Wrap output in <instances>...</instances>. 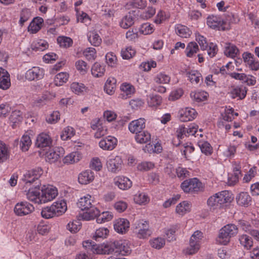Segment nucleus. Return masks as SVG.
Here are the masks:
<instances>
[{
	"mask_svg": "<svg viewBox=\"0 0 259 259\" xmlns=\"http://www.w3.org/2000/svg\"><path fill=\"white\" fill-rule=\"evenodd\" d=\"M94 201L92 196L87 194L81 197L77 203L78 207L82 210H88L82 214L83 219L89 221L93 220L99 213V210L94 206Z\"/></svg>",
	"mask_w": 259,
	"mask_h": 259,
	"instance_id": "f257e3e1",
	"label": "nucleus"
},
{
	"mask_svg": "<svg viewBox=\"0 0 259 259\" xmlns=\"http://www.w3.org/2000/svg\"><path fill=\"white\" fill-rule=\"evenodd\" d=\"M232 200V194L228 191L224 190L210 196L207 200V204L211 209L221 208L226 203Z\"/></svg>",
	"mask_w": 259,
	"mask_h": 259,
	"instance_id": "f03ea898",
	"label": "nucleus"
},
{
	"mask_svg": "<svg viewBox=\"0 0 259 259\" xmlns=\"http://www.w3.org/2000/svg\"><path fill=\"white\" fill-rule=\"evenodd\" d=\"M238 232V228L234 224H229L224 226L219 231L217 241L222 245H227L230 238L236 236Z\"/></svg>",
	"mask_w": 259,
	"mask_h": 259,
	"instance_id": "7ed1b4c3",
	"label": "nucleus"
},
{
	"mask_svg": "<svg viewBox=\"0 0 259 259\" xmlns=\"http://www.w3.org/2000/svg\"><path fill=\"white\" fill-rule=\"evenodd\" d=\"M134 230L137 237L140 239H146L152 234L149 222L144 220L137 221L134 224Z\"/></svg>",
	"mask_w": 259,
	"mask_h": 259,
	"instance_id": "20e7f679",
	"label": "nucleus"
},
{
	"mask_svg": "<svg viewBox=\"0 0 259 259\" xmlns=\"http://www.w3.org/2000/svg\"><path fill=\"white\" fill-rule=\"evenodd\" d=\"M181 188L185 193H193L201 190L202 186L201 182L197 178H194L183 182Z\"/></svg>",
	"mask_w": 259,
	"mask_h": 259,
	"instance_id": "39448f33",
	"label": "nucleus"
},
{
	"mask_svg": "<svg viewBox=\"0 0 259 259\" xmlns=\"http://www.w3.org/2000/svg\"><path fill=\"white\" fill-rule=\"evenodd\" d=\"M34 207L27 201H21L17 203L14 207V211L18 216H24L33 211Z\"/></svg>",
	"mask_w": 259,
	"mask_h": 259,
	"instance_id": "423d86ee",
	"label": "nucleus"
},
{
	"mask_svg": "<svg viewBox=\"0 0 259 259\" xmlns=\"http://www.w3.org/2000/svg\"><path fill=\"white\" fill-rule=\"evenodd\" d=\"M115 252L121 255H127L132 251L131 244L126 240L114 241Z\"/></svg>",
	"mask_w": 259,
	"mask_h": 259,
	"instance_id": "0eeeda50",
	"label": "nucleus"
},
{
	"mask_svg": "<svg viewBox=\"0 0 259 259\" xmlns=\"http://www.w3.org/2000/svg\"><path fill=\"white\" fill-rule=\"evenodd\" d=\"M58 190L52 186H48L46 188H42L40 199L41 203H45L52 201L58 195Z\"/></svg>",
	"mask_w": 259,
	"mask_h": 259,
	"instance_id": "6e6552de",
	"label": "nucleus"
},
{
	"mask_svg": "<svg viewBox=\"0 0 259 259\" xmlns=\"http://www.w3.org/2000/svg\"><path fill=\"white\" fill-rule=\"evenodd\" d=\"M122 160L120 156L111 155L107 161V167L109 171L116 173L121 168Z\"/></svg>",
	"mask_w": 259,
	"mask_h": 259,
	"instance_id": "1a4fd4ad",
	"label": "nucleus"
},
{
	"mask_svg": "<svg viewBox=\"0 0 259 259\" xmlns=\"http://www.w3.org/2000/svg\"><path fill=\"white\" fill-rule=\"evenodd\" d=\"M92 250L97 254H110L115 251L114 241L104 243L99 245H93Z\"/></svg>",
	"mask_w": 259,
	"mask_h": 259,
	"instance_id": "9d476101",
	"label": "nucleus"
},
{
	"mask_svg": "<svg viewBox=\"0 0 259 259\" xmlns=\"http://www.w3.org/2000/svg\"><path fill=\"white\" fill-rule=\"evenodd\" d=\"M45 71L39 67H33L28 69L25 74L26 79L29 81L38 80L44 77Z\"/></svg>",
	"mask_w": 259,
	"mask_h": 259,
	"instance_id": "9b49d317",
	"label": "nucleus"
},
{
	"mask_svg": "<svg viewBox=\"0 0 259 259\" xmlns=\"http://www.w3.org/2000/svg\"><path fill=\"white\" fill-rule=\"evenodd\" d=\"M226 22L221 17L215 15L209 16L207 18V25L214 29L224 30Z\"/></svg>",
	"mask_w": 259,
	"mask_h": 259,
	"instance_id": "f8f14e48",
	"label": "nucleus"
},
{
	"mask_svg": "<svg viewBox=\"0 0 259 259\" xmlns=\"http://www.w3.org/2000/svg\"><path fill=\"white\" fill-rule=\"evenodd\" d=\"M179 119L182 122H187L194 119L197 115L196 110L192 108L186 107L181 109L179 112Z\"/></svg>",
	"mask_w": 259,
	"mask_h": 259,
	"instance_id": "ddd939ff",
	"label": "nucleus"
},
{
	"mask_svg": "<svg viewBox=\"0 0 259 259\" xmlns=\"http://www.w3.org/2000/svg\"><path fill=\"white\" fill-rule=\"evenodd\" d=\"M91 127L96 132L94 133V137L99 139L107 134V129L106 127L101 125L100 121L98 119L93 120L91 123Z\"/></svg>",
	"mask_w": 259,
	"mask_h": 259,
	"instance_id": "4468645a",
	"label": "nucleus"
},
{
	"mask_svg": "<svg viewBox=\"0 0 259 259\" xmlns=\"http://www.w3.org/2000/svg\"><path fill=\"white\" fill-rule=\"evenodd\" d=\"M117 144V140L114 137L108 136L101 140L99 143V147L104 150L111 151L114 149Z\"/></svg>",
	"mask_w": 259,
	"mask_h": 259,
	"instance_id": "2eb2a0df",
	"label": "nucleus"
},
{
	"mask_svg": "<svg viewBox=\"0 0 259 259\" xmlns=\"http://www.w3.org/2000/svg\"><path fill=\"white\" fill-rule=\"evenodd\" d=\"M146 120L144 118H140L130 122L128 128L130 132L133 134H137L143 131L146 126Z\"/></svg>",
	"mask_w": 259,
	"mask_h": 259,
	"instance_id": "dca6fc26",
	"label": "nucleus"
},
{
	"mask_svg": "<svg viewBox=\"0 0 259 259\" xmlns=\"http://www.w3.org/2000/svg\"><path fill=\"white\" fill-rule=\"evenodd\" d=\"M129 227L130 222L126 219L119 218L117 219L114 222V230L118 233H125L128 230Z\"/></svg>",
	"mask_w": 259,
	"mask_h": 259,
	"instance_id": "f3484780",
	"label": "nucleus"
},
{
	"mask_svg": "<svg viewBox=\"0 0 259 259\" xmlns=\"http://www.w3.org/2000/svg\"><path fill=\"white\" fill-rule=\"evenodd\" d=\"M51 137L47 134L41 133L37 137L36 145L40 148L50 147L52 144Z\"/></svg>",
	"mask_w": 259,
	"mask_h": 259,
	"instance_id": "a211bd4d",
	"label": "nucleus"
},
{
	"mask_svg": "<svg viewBox=\"0 0 259 259\" xmlns=\"http://www.w3.org/2000/svg\"><path fill=\"white\" fill-rule=\"evenodd\" d=\"M114 183L122 190H127L132 186V181L128 178L123 176L116 177L114 179Z\"/></svg>",
	"mask_w": 259,
	"mask_h": 259,
	"instance_id": "6ab92c4d",
	"label": "nucleus"
},
{
	"mask_svg": "<svg viewBox=\"0 0 259 259\" xmlns=\"http://www.w3.org/2000/svg\"><path fill=\"white\" fill-rule=\"evenodd\" d=\"M10 85L9 74L6 70L0 67V89L6 90L8 89Z\"/></svg>",
	"mask_w": 259,
	"mask_h": 259,
	"instance_id": "aec40b11",
	"label": "nucleus"
},
{
	"mask_svg": "<svg viewBox=\"0 0 259 259\" xmlns=\"http://www.w3.org/2000/svg\"><path fill=\"white\" fill-rule=\"evenodd\" d=\"M81 158V153L78 151H74L65 156L63 159V162L64 164H71L78 162Z\"/></svg>",
	"mask_w": 259,
	"mask_h": 259,
	"instance_id": "412c9836",
	"label": "nucleus"
},
{
	"mask_svg": "<svg viewBox=\"0 0 259 259\" xmlns=\"http://www.w3.org/2000/svg\"><path fill=\"white\" fill-rule=\"evenodd\" d=\"M186 76L188 79L194 84H197L203 80L201 74L196 70L187 71Z\"/></svg>",
	"mask_w": 259,
	"mask_h": 259,
	"instance_id": "4be33fe9",
	"label": "nucleus"
},
{
	"mask_svg": "<svg viewBox=\"0 0 259 259\" xmlns=\"http://www.w3.org/2000/svg\"><path fill=\"white\" fill-rule=\"evenodd\" d=\"M52 208L56 217L61 215L67 210L66 202L64 200H60L54 202L52 205Z\"/></svg>",
	"mask_w": 259,
	"mask_h": 259,
	"instance_id": "5701e85b",
	"label": "nucleus"
},
{
	"mask_svg": "<svg viewBox=\"0 0 259 259\" xmlns=\"http://www.w3.org/2000/svg\"><path fill=\"white\" fill-rule=\"evenodd\" d=\"M94 179V174L90 170H87L81 172L78 178V182L81 184L86 185Z\"/></svg>",
	"mask_w": 259,
	"mask_h": 259,
	"instance_id": "b1692460",
	"label": "nucleus"
},
{
	"mask_svg": "<svg viewBox=\"0 0 259 259\" xmlns=\"http://www.w3.org/2000/svg\"><path fill=\"white\" fill-rule=\"evenodd\" d=\"M237 204L242 206L247 207L250 205L251 198L247 192H241L237 195L236 198Z\"/></svg>",
	"mask_w": 259,
	"mask_h": 259,
	"instance_id": "393cba45",
	"label": "nucleus"
},
{
	"mask_svg": "<svg viewBox=\"0 0 259 259\" xmlns=\"http://www.w3.org/2000/svg\"><path fill=\"white\" fill-rule=\"evenodd\" d=\"M44 20L40 17L34 18L30 22L28 27V31L31 33H35L41 28Z\"/></svg>",
	"mask_w": 259,
	"mask_h": 259,
	"instance_id": "a878e982",
	"label": "nucleus"
},
{
	"mask_svg": "<svg viewBox=\"0 0 259 259\" xmlns=\"http://www.w3.org/2000/svg\"><path fill=\"white\" fill-rule=\"evenodd\" d=\"M224 54L227 57L234 58L239 55V50L235 45L231 43H226Z\"/></svg>",
	"mask_w": 259,
	"mask_h": 259,
	"instance_id": "bb28decb",
	"label": "nucleus"
},
{
	"mask_svg": "<svg viewBox=\"0 0 259 259\" xmlns=\"http://www.w3.org/2000/svg\"><path fill=\"white\" fill-rule=\"evenodd\" d=\"M121 91L123 92L120 96L122 98L126 99L131 97L135 92L134 87L130 83L126 82L123 83L120 87Z\"/></svg>",
	"mask_w": 259,
	"mask_h": 259,
	"instance_id": "cd10ccee",
	"label": "nucleus"
},
{
	"mask_svg": "<svg viewBox=\"0 0 259 259\" xmlns=\"http://www.w3.org/2000/svg\"><path fill=\"white\" fill-rule=\"evenodd\" d=\"M175 31L176 34L182 38H188L192 34L191 31L188 27L180 24L176 25Z\"/></svg>",
	"mask_w": 259,
	"mask_h": 259,
	"instance_id": "c85d7f7f",
	"label": "nucleus"
},
{
	"mask_svg": "<svg viewBox=\"0 0 259 259\" xmlns=\"http://www.w3.org/2000/svg\"><path fill=\"white\" fill-rule=\"evenodd\" d=\"M246 88L243 86H240L233 89L230 94L232 98H238L239 99H243L246 97Z\"/></svg>",
	"mask_w": 259,
	"mask_h": 259,
	"instance_id": "c756f323",
	"label": "nucleus"
},
{
	"mask_svg": "<svg viewBox=\"0 0 259 259\" xmlns=\"http://www.w3.org/2000/svg\"><path fill=\"white\" fill-rule=\"evenodd\" d=\"M116 79L114 77H109L106 80L104 87V91L109 95H112L116 89Z\"/></svg>",
	"mask_w": 259,
	"mask_h": 259,
	"instance_id": "7c9ffc66",
	"label": "nucleus"
},
{
	"mask_svg": "<svg viewBox=\"0 0 259 259\" xmlns=\"http://www.w3.org/2000/svg\"><path fill=\"white\" fill-rule=\"evenodd\" d=\"M191 204L187 201H183L180 203L176 208V212L180 215H184L191 210Z\"/></svg>",
	"mask_w": 259,
	"mask_h": 259,
	"instance_id": "2f4dec72",
	"label": "nucleus"
},
{
	"mask_svg": "<svg viewBox=\"0 0 259 259\" xmlns=\"http://www.w3.org/2000/svg\"><path fill=\"white\" fill-rule=\"evenodd\" d=\"M109 230L107 228L102 227L97 229L93 238L97 241H100L106 238L109 235Z\"/></svg>",
	"mask_w": 259,
	"mask_h": 259,
	"instance_id": "473e14b6",
	"label": "nucleus"
},
{
	"mask_svg": "<svg viewBox=\"0 0 259 259\" xmlns=\"http://www.w3.org/2000/svg\"><path fill=\"white\" fill-rule=\"evenodd\" d=\"M239 241L241 245L246 249H250L253 246V241L252 238L246 234L240 235Z\"/></svg>",
	"mask_w": 259,
	"mask_h": 259,
	"instance_id": "72a5a7b5",
	"label": "nucleus"
},
{
	"mask_svg": "<svg viewBox=\"0 0 259 259\" xmlns=\"http://www.w3.org/2000/svg\"><path fill=\"white\" fill-rule=\"evenodd\" d=\"M135 140L140 144L147 143L151 140V135L148 131H142L136 134Z\"/></svg>",
	"mask_w": 259,
	"mask_h": 259,
	"instance_id": "f704fd0d",
	"label": "nucleus"
},
{
	"mask_svg": "<svg viewBox=\"0 0 259 259\" xmlns=\"http://www.w3.org/2000/svg\"><path fill=\"white\" fill-rule=\"evenodd\" d=\"M105 72V66L96 62L91 69L92 74L95 77H101L104 75Z\"/></svg>",
	"mask_w": 259,
	"mask_h": 259,
	"instance_id": "c9c22d12",
	"label": "nucleus"
},
{
	"mask_svg": "<svg viewBox=\"0 0 259 259\" xmlns=\"http://www.w3.org/2000/svg\"><path fill=\"white\" fill-rule=\"evenodd\" d=\"M26 197L29 200L35 203H41L40 192L38 190H29L26 193Z\"/></svg>",
	"mask_w": 259,
	"mask_h": 259,
	"instance_id": "e433bc0d",
	"label": "nucleus"
},
{
	"mask_svg": "<svg viewBox=\"0 0 259 259\" xmlns=\"http://www.w3.org/2000/svg\"><path fill=\"white\" fill-rule=\"evenodd\" d=\"M134 202L139 205H146L150 201V198L147 194L143 192H138L134 195Z\"/></svg>",
	"mask_w": 259,
	"mask_h": 259,
	"instance_id": "4c0bfd02",
	"label": "nucleus"
},
{
	"mask_svg": "<svg viewBox=\"0 0 259 259\" xmlns=\"http://www.w3.org/2000/svg\"><path fill=\"white\" fill-rule=\"evenodd\" d=\"M88 40L94 46H99L101 42L102 39L95 30L90 31L88 34Z\"/></svg>",
	"mask_w": 259,
	"mask_h": 259,
	"instance_id": "58836bf2",
	"label": "nucleus"
},
{
	"mask_svg": "<svg viewBox=\"0 0 259 259\" xmlns=\"http://www.w3.org/2000/svg\"><path fill=\"white\" fill-rule=\"evenodd\" d=\"M179 228V225H174L165 229V234L168 241H172L176 240L175 233Z\"/></svg>",
	"mask_w": 259,
	"mask_h": 259,
	"instance_id": "ea45409f",
	"label": "nucleus"
},
{
	"mask_svg": "<svg viewBox=\"0 0 259 259\" xmlns=\"http://www.w3.org/2000/svg\"><path fill=\"white\" fill-rule=\"evenodd\" d=\"M208 96L207 93L202 91L192 92L190 94L191 98L197 102H200L206 100Z\"/></svg>",
	"mask_w": 259,
	"mask_h": 259,
	"instance_id": "a19ab883",
	"label": "nucleus"
},
{
	"mask_svg": "<svg viewBox=\"0 0 259 259\" xmlns=\"http://www.w3.org/2000/svg\"><path fill=\"white\" fill-rule=\"evenodd\" d=\"M69 78V74L66 72L58 73L54 78V83L56 86L62 85L66 83Z\"/></svg>",
	"mask_w": 259,
	"mask_h": 259,
	"instance_id": "79ce46f5",
	"label": "nucleus"
},
{
	"mask_svg": "<svg viewBox=\"0 0 259 259\" xmlns=\"http://www.w3.org/2000/svg\"><path fill=\"white\" fill-rule=\"evenodd\" d=\"M70 89L72 92L78 95L83 94L87 89L84 84L77 82H72Z\"/></svg>",
	"mask_w": 259,
	"mask_h": 259,
	"instance_id": "37998d69",
	"label": "nucleus"
},
{
	"mask_svg": "<svg viewBox=\"0 0 259 259\" xmlns=\"http://www.w3.org/2000/svg\"><path fill=\"white\" fill-rule=\"evenodd\" d=\"M198 145L201 152L206 155H210L212 153V147L207 141H200Z\"/></svg>",
	"mask_w": 259,
	"mask_h": 259,
	"instance_id": "c03bdc74",
	"label": "nucleus"
},
{
	"mask_svg": "<svg viewBox=\"0 0 259 259\" xmlns=\"http://www.w3.org/2000/svg\"><path fill=\"white\" fill-rule=\"evenodd\" d=\"M76 70L80 74H85L89 69V66L87 63L82 60H77L75 64Z\"/></svg>",
	"mask_w": 259,
	"mask_h": 259,
	"instance_id": "a18cd8bd",
	"label": "nucleus"
},
{
	"mask_svg": "<svg viewBox=\"0 0 259 259\" xmlns=\"http://www.w3.org/2000/svg\"><path fill=\"white\" fill-rule=\"evenodd\" d=\"M9 152L6 145L0 141V163L4 162L9 158Z\"/></svg>",
	"mask_w": 259,
	"mask_h": 259,
	"instance_id": "49530a36",
	"label": "nucleus"
},
{
	"mask_svg": "<svg viewBox=\"0 0 259 259\" xmlns=\"http://www.w3.org/2000/svg\"><path fill=\"white\" fill-rule=\"evenodd\" d=\"M161 102L162 98L159 95L152 94L148 97L147 103L150 107H157L161 104Z\"/></svg>",
	"mask_w": 259,
	"mask_h": 259,
	"instance_id": "de8ad7c7",
	"label": "nucleus"
},
{
	"mask_svg": "<svg viewBox=\"0 0 259 259\" xmlns=\"http://www.w3.org/2000/svg\"><path fill=\"white\" fill-rule=\"evenodd\" d=\"M199 50L198 46L194 41L189 42L186 49V53L187 57H192Z\"/></svg>",
	"mask_w": 259,
	"mask_h": 259,
	"instance_id": "09e8293b",
	"label": "nucleus"
},
{
	"mask_svg": "<svg viewBox=\"0 0 259 259\" xmlns=\"http://www.w3.org/2000/svg\"><path fill=\"white\" fill-rule=\"evenodd\" d=\"M57 42L60 47L65 48L71 47L73 44V41L71 38L64 36H59Z\"/></svg>",
	"mask_w": 259,
	"mask_h": 259,
	"instance_id": "8fccbe9b",
	"label": "nucleus"
},
{
	"mask_svg": "<svg viewBox=\"0 0 259 259\" xmlns=\"http://www.w3.org/2000/svg\"><path fill=\"white\" fill-rule=\"evenodd\" d=\"M31 140L28 135H24L21 139L20 146L22 151H26L31 145Z\"/></svg>",
	"mask_w": 259,
	"mask_h": 259,
	"instance_id": "3c124183",
	"label": "nucleus"
},
{
	"mask_svg": "<svg viewBox=\"0 0 259 259\" xmlns=\"http://www.w3.org/2000/svg\"><path fill=\"white\" fill-rule=\"evenodd\" d=\"M170 80V77L165 73L160 72L157 74L154 78V81L157 83H168Z\"/></svg>",
	"mask_w": 259,
	"mask_h": 259,
	"instance_id": "603ef678",
	"label": "nucleus"
},
{
	"mask_svg": "<svg viewBox=\"0 0 259 259\" xmlns=\"http://www.w3.org/2000/svg\"><path fill=\"white\" fill-rule=\"evenodd\" d=\"M75 134V131L73 127L67 126L64 128L61 135V138L63 141H66L70 139Z\"/></svg>",
	"mask_w": 259,
	"mask_h": 259,
	"instance_id": "864d4df0",
	"label": "nucleus"
},
{
	"mask_svg": "<svg viewBox=\"0 0 259 259\" xmlns=\"http://www.w3.org/2000/svg\"><path fill=\"white\" fill-rule=\"evenodd\" d=\"M134 23L133 16L131 14H129L125 16L122 19L120 22V26L124 29H127L131 26Z\"/></svg>",
	"mask_w": 259,
	"mask_h": 259,
	"instance_id": "5fc2aeb1",
	"label": "nucleus"
},
{
	"mask_svg": "<svg viewBox=\"0 0 259 259\" xmlns=\"http://www.w3.org/2000/svg\"><path fill=\"white\" fill-rule=\"evenodd\" d=\"M165 239L161 237L154 238L150 240L151 246L154 248L159 249L165 245Z\"/></svg>",
	"mask_w": 259,
	"mask_h": 259,
	"instance_id": "6e6d98bb",
	"label": "nucleus"
},
{
	"mask_svg": "<svg viewBox=\"0 0 259 259\" xmlns=\"http://www.w3.org/2000/svg\"><path fill=\"white\" fill-rule=\"evenodd\" d=\"M238 227L243 231L249 233L253 230L250 222L244 220H239L238 221Z\"/></svg>",
	"mask_w": 259,
	"mask_h": 259,
	"instance_id": "4d7b16f0",
	"label": "nucleus"
},
{
	"mask_svg": "<svg viewBox=\"0 0 259 259\" xmlns=\"http://www.w3.org/2000/svg\"><path fill=\"white\" fill-rule=\"evenodd\" d=\"M48 42L42 39H40L32 45V49L35 51H43L48 48Z\"/></svg>",
	"mask_w": 259,
	"mask_h": 259,
	"instance_id": "13d9d810",
	"label": "nucleus"
},
{
	"mask_svg": "<svg viewBox=\"0 0 259 259\" xmlns=\"http://www.w3.org/2000/svg\"><path fill=\"white\" fill-rule=\"evenodd\" d=\"M52 205L44 208L41 211V215L42 218L48 219L56 217Z\"/></svg>",
	"mask_w": 259,
	"mask_h": 259,
	"instance_id": "bf43d9fd",
	"label": "nucleus"
},
{
	"mask_svg": "<svg viewBox=\"0 0 259 259\" xmlns=\"http://www.w3.org/2000/svg\"><path fill=\"white\" fill-rule=\"evenodd\" d=\"M60 158V155L53 150H50L46 153V161L49 163H54Z\"/></svg>",
	"mask_w": 259,
	"mask_h": 259,
	"instance_id": "052dcab7",
	"label": "nucleus"
},
{
	"mask_svg": "<svg viewBox=\"0 0 259 259\" xmlns=\"http://www.w3.org/2000/svg\"><path fill=\"white\" fill-rule=\"evenodd\" d=\"M155 8L152 6H149L145 10V11L141 14L140 17L144 20H147L152 18L155 15Z\"/></svg>",
	"mask_w": 259,
	"mask_h": 259,
	"instance_id": "680f3d73",
	"label": "nucleus"
},
{
	"mask_svg": "<svg viewBox=\"0 0 259 259\" xmlns=\"http://www.w3.org/2000/svg\"><path fill=\"white\" fill-rule=\"evenodd\" d=\"M106 63L112 67H114L117 64V59L116 55L112 52L108 53L105 56Z\"/></svg>",
	"mask_w": 259,
	"mask_h": 259,
	"instance_id": "e2e57ef3",
	"label": "nucleus"
},
{
	"mask_svg": "<svg viewBox=\"0 0 259 259\" xmlns=\"http://www.w3.org/2000/svg\"><path fill=\"white\" fill-rule=\"evenodd\" d=\"M80 227L81 223L78 220L70 222L67 225V229L73 233L78 232L80 230Z\"/></svg>",
	"mask_w": 259,
	"mask_h": 259,
	"instance_id": "0e129e2a",
	"label": "nucleus"
},
{
	"mask_svg": "<svg viewBox=\"0 0 259 259\" xmlns=\"http://www.w3.org/2000/svg\"><path fill=\"white\" fill-rule=\"evenodd\" d=\"M154 27L152 24L146 23L142 24L140 29V33L144 35L151 34L154 31Z\"/></svg>",
	"mask_w": 259,
	"mask_h": 259,
	"instance_id": "69168bd1",
	"label": "nucleus"
},
{
	"mask_svg": "<svg viewBox=\"0 0 259 259\" xmlns=\"http://www.w3.org/2000/svg\"><path fill=\"white\" fill-rule=\"evenodd\" d=\"M200 247V245L190 241L189 245L184 250V252L186 254L192 255L196 253Z\"/></svg>",
	"mask_w": 259,
	"mask_h": 259,
	"instance_id": "338daca9",
	"label": "nucleus"
},
{
	"mask_svg": "<svg viewBox=\"0 0 259 259\" xmlns=\"http://www.w3.org/2000/svg\"><path fill=\"white\" fill-rule=\"evenodd\" d=\"M203 237V233L201 231H196L191 236L190 241L200 246Z\"/></svg>",
	"mask_w": 259,
	"mask_h": 259,
	"instance_id": "774afa93",
	"label": "nucleus"
}]
</instances>
